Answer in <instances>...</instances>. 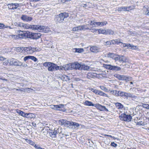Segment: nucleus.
<instances>
[{
	"label": "nucleus",
	"instance_id": "obj_1",
	"mask_svg": "<svg viewBox=\"0 0 149 149\" xmlns=\"http://www.w3.org/2000/svg\"><path fill=\"white\" fill-rule=\"evenodd\" d=\"M23 29H32L34 30H37L39 32L48 33L50 31L49 28L47 26L37 25H30L26 24H24Z\"/></svg>",
	"mask_w": 149,
	"mask_h": 149
},
{
	"label": "nucleus",
	"instance_id": "obj_2",
	"mask_svg": "<svg viewBox=\"0 0 149 149\" xmlns=\"http://www.w3.org/2000/svg\"><path fill=\"white\" fill-rule=\"evenodd\" d=\"M18 50L19 52H22V51L24 50V53L28 54H32L35 52H39L40 49L36 47H18Z\"/></svg>",
	"mask_w": 149,
	"mask_h": 149
},
{
	"label": "nucleus",
	"instance_id": "obj_3",
	"mask_svg": "<svg viewBox=\"0 0 149 149\" xmlns=\"http://www.w3.org/2000/svg\"><path fill=\"white\" fill-rule=\"evenodd\" d=\"M43 65L47 67L48 71H55L59 69V66L51 62H45L43 63Z\"/></svg>",
	"mask_w": 149,
	"mask_h": 149
},
{
	"label": "nucleus",
	"instance_id": "obj_4",
	"mask_svg": "<svg viewBox=\"0 0 149 149\" xmlns=\"http://www.w3.org/2000/svg\"><path fill=\"white\" fill-rule=\"evenodd\" d=\"M68 17V14L66 13H61L55 16L54 18L56 23H61L63 22L64 19Z\"/></svg>",
	"mask_w": 149,
	"mask_h": 149
},
{
	"label": "nucleus",
	"instance_id": "obj_5",
	"mask_svg": "<svg viewBox=\"0 0 149 149\" xmlns=\"http://www.w3.org/2000/svg\"><path fill=\"white\" fill-rule=\"evenodd\" d=\"M119 93V96L121 97L124 98L128 99L129 97H132L134 99H136V96L130 93H127L120 91Z\"/></svg>",
	"mask_w": 149,
	"mask_h": 149
},
{
	"label": "nucleus",
	"instance_id": "obj_6",
	"mask_svg": "<svg viewBox=\"0 0 149 149\" xmlns=\"http://www.w3.org/2000/svg\"><path fill=\"white\" fill-rule=\"evenodd\" d=\"M114 76L119 80H124L126 82L128 81H131L132 79V78L131 77L124 75L116 74L114 75Z\"/></svg>",
	"mask_w": 149,
	"mask_h": 149
},
{
	"label": "nucleus",
	"instance_id": "obj_7",
	"mask_svg": "<svg viewBox=\"0 0 149 149\" xmlns=\"http://www.w3.org/2000/svg\"><path fill=\"white\" fill-rule=\"evenodd\" d=\"M119 118L121 120L129 122L131 121L132 117L130 114L128 115L123 113L119 116Z\"/></svg>",
	"mask_w": 149,
	"mask_h": 149
},
{
	"label": "nucleus",
	"instance_id": "obj_8",
	"mask_svg": "<svg viewBox=\"0 0 149 149\" xmlns=\"http://www.w3.org/2000/svg\"><path fill=\"white\" fill-rule=\"evenodd\" d=\"M29 34L28 38L32 39H37L39 38L41 34L40 33H32L31 32H28Z\"/></svg>",
	"mask_w": 149,
	"mask_h": 149
},
{
	"label": "nucleus",
	"instance_id": "obj_9",
	"mask_svg": "<svg viewBox=\"0 0 149 149\" xmlns=\"http://www.w3.org/2000/svg\"><path fill=\"white\" fill-rule=\"evenodd\" d=\"M9 63L11 65L16 66H21L22 65V63L16 59L12 58L9 60Z\"/></svg>",
	"mask_w": 149,
	"mask_h": 149
},
{
	"label": "nucleus",
	"instance_id": "obj_10",
	"mask_svg": "<svg viewBox=\"0 0 149 149\" xmlns=\"http://www.w3.org/2000/svg\"><path fill=\"white\" fill-rule=\"evenodd\" d=\"M58 137L61 139H62L65 136H68L67 134L68 133L66 132H63L62 129L61 128H58Z\"/></svg>",
	"mask_w": 149,
	"mask_h": 149
},
{
	"label": "nucleus",
	"instance_id": "obj_11",
	"mask_svg": "<svg viewBox=\"0 0 149 149\" xmlns=\"http://www.w3.org/2000/svg\"><path fill=\"white\" fill-rule=\"evenodd\" d=\"M107 23V21H104L103 22H94L92 24L94 25V27H96L97 26L101 27L102 26L106 25Z\"/></svg>",
	"mask_w": 149,
	"mask_h": 149
},
{
	"label": "nucleus",
	"instance_id": "obj_12",
	"mask_svg": "<svg viewBox=\"0 0 149 149\" xmlns=\"http://www.w3.org/2000/svg\"><path fill=\"white\" fill-rule=\"evenodd\" d=\"M8 8L11 10H14L17 9L19 6V4L17 3H11L8 5Z\"/></svg>",
	"mask_w": 149,
	"mask_h": 149
},
{
	"label": "nucleus",
	"instance_id": "obj_13",
	"mask_svg": "<svg viewBox=\"0 0 149 149\" xmlns=\"http://www.w3.org/2000/svg\"><path fill=\"white\" fill-rule=\"evenodd\" d=\"M120 43H121L123 44V47H127V49H135L136 47V46L131 45L130 44H126L123 43L121 42H120Z\"/></svg>",
	"mask_w": 149,
	"mask_h": 149
},
{
	"label": "nucleus",
	"instance_id": "obj_14",
	"mask_svg": "<svg viewBox=\"0 0 149 149\" xmlns=\"http://www.w3.org/2000/svg\"><path fill=\"white\" fill-rule=\"evenodd\" d=\"M94 107H96L97 109H99L101 111H103L104 110L107 111H108V109H107L105 106H102L99 104H95Z\"/></svg>",
	"mask_w": 149,
	"mask_h": 149
},
{
	"label": "nucleus",
	"instance_id": "obj_15",
	"mask_svg": "<svg viewBox=\"0 0 149 149\" xmlns=\"http://www.w3.org/2000/svg\"><path fill=\"white\" fill-rule=\"evenodd\" d=\"M58 129H55L54 130H52L49 132V135L52 139L55 138L56 137V134L58 133Z\"/></svg>",
	"mask_w": 149,
	"mask_h": 149
},
{
	"label": "nucleus",
	"instance_id": "obj_16",
	"mask_svg": "<svg viewBox=\"0 0 149 149\" xmlns=\"http://www.w3.org/2000/svg\"><path fill=\"white\" fill-rule=\"evenodd\" d=\"M27 32L26 33H24L23 31H19V34L18 36H19V38H23L24 37H25L26 36L27 38H28L29 36V34H28V32Z\"/></svg>",
	"mask_w": 149,
	"mask_h": 149
},
{
	"label": "nucleus",
	"instance_id": "obj_17",
	"mask_svg": "<svg viewBox=\"0 0 149 149\" xmlns=\"http://www.w3.org/2000/svg\"><path fill=\"white\" fill-rule=\"evenodd\" d=\"M29 59H31L34 62H36L38 61V59L36 57L34 56H26L24 58V61H25Z\"/></svg>",
	"mask_w": 149,
	"mask_h": 149
},
{
	"label": "nucleus",
	"instance_id": "obj_18",
	"mask_svg": "<svg viewBox=\"0 0 149 149\" xmlns=\"http://www.w3.org/2000/svg\"><path fill=\"white\" fill-rule=\"evenodd\" d=\"M81 63H79L77 62H76L72 64V69H78L81 70Z\"/></svg>",
	"mask_w": 149,
	"mask_h": 149
},
{
	"label": "nucleus",
	"instance_id": "obj_19",
	"mask_svg": "<svg viewBox=\"0 0 149 149\" xmlns=\"http://www.w3.org/2000/svg\"><path fill=\"white\" fill-rule=\"evenodd\" d=\"M21 19L25 21L28 22L31 21L32 19V18L25 15H22L21 17Z\"/></svg>",
	"mask_w": 149,
	"mask_h": 149
},
{
	"label": "nucleus",
	"instance_id": "obj_20",
	"mask_svg": "<svg viewBox=\"0 0 149 149\" xmlns=\"http://www.w3.org/2000/svg\"><path fill=\"white\" fill-rule=\"evenodd\" d=\"M115 104L116 108L122 112L124 108V106L120 103L118 102L116 103Z\"/></svg>",
	"mask_w": 149,
	"mask_h": 149
},
{
	"label": "nucleus",
	"instance_id": "obj_21",
	"mask_svg": "<svg viewBox=\"0 0 149 149\" xmlns=\"http://www.w3.org/2000/svg\"><path fill=\"white\" fill-rule=\"evenodd\" d=\"M90 50L93 52L97 53L99 52V49L96 46L91 47L90 48Z\"/></svg>",
	"mask_w": 149,
	"mask_h": 149
},
{
	"label": "nucleus",
	"instance_id": "obj_22",
	"mask_svg": "<svg viewBox=\"0 0 149 149\" xmlns=\"http://www.w3.org/2000/svg\"><path fill=\"white\" fill-rule=\"evenodd\" d=\"M121 69L120 67H118L117 66L114 65H112L111 70L113 71H116L120 70Z\"/></svg>",
	"mask_w": 149,
	"mask_h": 149
},
{
	"label": "nucleus",
	"instance_id": "obj_23",
	"mask_svg": "<svg viewBox=\"0 0 149 149\" xmlns=\"http://www.w3.org/2000/svg\"><path fill=\"white\" fill-rule=\"evenodd\" d=\"M64 68L65 70L72 69V64L69 63L64 65Z\"/></svg>",
	"mask_w": 149,
	"mask_h": 149
},
{
	"label": "nucleus",
	"instance_id": "obj_24",
	"mask_svg": "<svg viewBox=\"0 0 149 149\" xmlns=\"http://www.w3.org/2000/svg\"><path fill=\"white\" fill-rule=\"evenodd\" d=\"M90 69L88 65L81 63V70H88Z\"/></svg>",
	"mask_w": 149,
	"mask_h": 149
},
{
	"label": "nucleus",
	"instance_id": "obj_25",
	"mask_svg": "<svg viewBox=\"0 0 149 149\" xmlns=\"http://www.w3.org/2000/svg\"><path fill=\"white\" fill-rule=\"evenodd\" d=\"M79 30L86 31L89 29L86 25L79 26Z\"/></svg>",
	"mask_w": 149,
	"mask_h": 149
},
{
	"label": "nucleus",
	"instance_id": "obj_26",
	"mask_svg": "<svg viewBox=\"0 0 149 149\" xmlns=\"http://www.w3.org/2000/svg\"><path fill=\"white\" fill-rule=\"evenodd\" d=\"M35 117V115L32 113H26L25 118H32Z\"/></svg>",
	"mask_w": 149,
	"mask_h": 149
},
{
	"label": "nucleus",
	"instance_id": "obj_27",
	"mask_svg": "<svg viewBox=\"0 0 149 149\" xmlns=\"http://www.w3.org/2000/svg\"><path fill=\"white\" fill-rule=\"evenodd\" d=\"M120 91H118L116 90H113L111 91V93L114 95L116 96H119V93Z\"/></svg>",
	"mask_w": 149,
	"mask_h": 149
},
{
	"label": "nucleus",
	"instance_id": "obj_28",
	"mask_svg": "<svg viewBox=\"0 0 149 149\" xmlns=\"http://www.w3.org/2000/svg\"><path fill=\"white\" fill-rule=\"evenodd\" d=\"M84 104L86 105H87L89 106H95V104H93L92 102L88 100H86L85 101V102H84Z\"/></svg>",
	"mask_w": 149,
	"mask_h": 149
},
{
	"label": "nucleus",
	"instance_id": "obj_29",
	"mask_svg": "<svg viewBox=\"0 0 149 149\" xmlns=\"http://www.w3.org/2000/svg\"><path fill=\"white\" fill-rule=\"evenodd\" d=\"M16 112L19 115L23 117H25L26 116V113L22 111L19 110H16Z\"/></svg>",
	"mask_w": 149,
	"mask_h": 149
},
{
	"label": "nucleus",
	"instance_id": "obj_30",
	"mask_svg": "<svg viewBox=\"0 0 149 149\" xmlns=\"http://www.w3.org/2000/svg\"><path fill=\"white\" fill-rule=\"evenodd\" d=\"M27 142L33 146L36 149H37V148L38 147V146L35 144V143L34 142L31 140H28Z\"/></svg>",
	"mask_w": 149,
	"mask_h": 149
},
{
	"label": "nucleus",
	"instance_id": "obj_31",
	"mask_svg": "<svg viewBox=\"0 0 149 149\" xmlns=\"http://www.w3.org/2000/svg\"><path fill=\"white\" fill-rule=\"evenodd\" d=\"M110 43H111V45L115 44H118L119 42H120L119 40L118 39L110 40Z\"/></svg>",
	"mask_w": 149,
	"mask_h": 149
},
{
	"label": "nucleus",
	"instance_id": "obj_32",
	"mask_svg": "<svg viewBox=\"0 0 149 149\" xmlns=\"http://www.w3.org/2000/svg\"><path fill=\"white\" fill-rule=\"evenodd\" d=\"M107 30L103 29H98V34H102L106 35Z\"/></svg>",
	"mask_w": 149,
	"mask_h": 149
},
{
	"label": "nucleus",
	"instance_id": "obj_33",
	"mask_svg": "<svg viewBox=\"0 0 149 149\" xmlns=\"http://www.w3.org/2000/svg\"><path fill=\"white\" fill-rule=\"evenodd\" d=\"M143 10V13L144 14L149 15V7L147 8H144Z\"/></svg>",
	"mask_w": 149,
	"mask_h": 149
},
{
	"label": "nucleus",
	"instance_id": "obj_34",
	"mask_svg": "<svg viewBox=\"0 0 149 149\" xmlns=\"http://www.w3.org/2000/svg\"><path fill=\"white\" fill-rule=\"evenodd\" d=\"M67 120L62 119L58 121V123L59 124L61 125H64L65 126Z\"/></svg>",
	"mask_w": 149,
	"mask_h": 149
},
{
	"label": "nucleus",
	"instance_id": "obj_35",
	"mask_svg": "<svg viewBox=\"0 0 149 149\" xmlns=\"http://www.w3.org/2000/svg\"><path fill=\"white\" fill-rule=\"evenodd\" d=\"M116 56V55L114 53H109L107 54V56L108 57L113 58Z\"/></svg>",
	"mask_w": 149,
	"mask_h": 149
},
{
	"label": "nucleus",
	"instance_id": "obj_36",
	"mask_svg": "<svg viewBox=\"0 0 149 149\" xmlns=\"http://www.w3.org/2000/svg\"><path fill=\"white\" fill-rule=\"evenodd\" d=\"M72 122H70L67 120L65 126H67L69 128H71L72 125Z\"/></svg>",
	"mask_w": 149,
	"mask_h": 149
},
{
	"label": "nucleus",
	"instance_id": "obj_37",
	"mask_svg": "<svg viewBox=\"0 0 149 149\" xmlns=\"http://www.w3.org/2000/svg\"><path fill=\"white\" fill-rule=\"evenodd\" d=\"M97 95L101 96H104L107 97H108V95L107 94L105 93L100 90H99Z\"/></svg>",
	"mask_w": 149,
	"mask_h": 149
},
{
	"label": "nucleus",
	"instance_id": "obj_38",
	"mask_svg": "<svg viewBox=\"0 0 149 149\" xmlns=\"http://www.w3.org/2000/svg\"><path fill=\"white\" fill-rule=\"evenodd\" d=\"M114 31L111 29H108L107 31L106 35L109 34L110 35H113L114 34Z\"/></svg>",
	"mask_w": 149,
	"mask_h": 149
},
{
	"label": "nucleus",
	"instance_id": "obj_39",
	"mask_svg": "<svg viewBox=\"0 0 149 149\" xmlns=\"http://www.w3.org/2000/svg\"><path fill=\"white\" fill-rule=\"evenodd\" d=\"M80 125H80L78 123L73 122L72 126H73L74 128H78Z\"/></svg>",
	"mask_w": 149,
	"mask_h": 149
},
{
	"label": "nucleus",
	"instance_id": "obj_40",
	"mask_svg": "<svg viewBox=\"0 0 149 149\" xmlns=\"http://www.w3.org/2000/svg\"><path fill=\"white\" fill-rule=\"evenodd\" d=\"M111 65H107L105 64L103 65V66L105 68L107 69L110 70H111Z\"/></svg>",
	"mask_w": 149,
	"mask_h": 149
},
{
	"label": "nucleus",
	"instance_id": "obj_41",
	"mask_svg": "<svg viewBox=\"0 0 149 149\" xmlns=\"http://www.w3.org/2000/svg\"><path fill=\"white\" fill-rule=\"evenodd\" d=\"M126 7H119L118 8V11H126Z\"/></svg>",
	"mask_w": 149,
	"mask_h": 149
},
{
	"label": "nucleus",
	"instance_id": "obj_42",
	"mask_svg": "<svg viewBox=\"0 0 149 149\" xmlns=\"http://www.w3.org/2000/svg\"><path fill=\"white\" fill-rule=\"evenodd\" d=\"M94 75H93L91 72H89L87 74V77L88 79H90L91 78H93Z\"/></svg>",
	"mask_w": 149,
	"mask_h": 149
},
{
	"label": "nucleus",
	"instance_id": "obj_43",
	"mask_svg": "<svg viewBox=\"0 0 149 149\" xmlns=\"http://www.w3.org/2000/svg\"><path fill=\"white\" fill-rule=\"evenodd\" d=\"M84 50L83 48L76 49L75 52H76L81 53L84 52Z\"/></svg>",
	"mask_w": 149,
	"mask_h": 149
},
{
	"label": "nucleus",
	"instance_id": "obj_44",
	"mask_svg": "<svg viewBox=\"0 0 149 149\" xmlns=\"http://www.w3.org/2000/svg\"><path fill=\"white\" fill-rule=\"evenodd\" d=\"M99 87L101 90L104 91H107L108 90L104 86H100Z\"/></svg>",
	"mask_w": 149,
	"mask_h": 149
},
{
	"label": "nucleus",
	"instance_id": "obj_45",
	"mask_svg": "<svg viewBox=\"0 0 149 149\" xmlns=\"http://www.w3.org/2000/svg\"><path fill=\"white\" fill-rule=\"evenodd\" d=\"M61 78L62 79H63L65 81H66L67 80H69L68 77L65 75L63 76Z\"/></svg>",
	"mask_w": 149,
	"mask_h": 149
},
{
	"label": "nucleus",
	"instance_id": "obj_46",
	"mask_svg": "<svg viewBox=\"0 0 149 149\" xmlns=\"http://www.w3.org/2000/svg\"><path fill=\"white\" fill-rule=\"evenodd\" d=\"M142 106L144 108L149 109V104H142Z\"/></svg>",
	"mask_w": 149,
	"mask_h": 149
},
{
	"label": "nucleus",
	"instance_id": "obj_47",
	"mask_svg": "<svg viewBox=\"0 0 149 149\" xmlns=\"http://www.w3.org/2000/svg\"><path fill=\"white\" fill-rule=\"evenodd\" d=\"M126 11H128L134 8L132 6H129L128 7H126Z\"/></svg>",
	"mask_w": 149,
	"mask_h": 149
},
{
	"label": "nucleus",
	"instance_id": "obj_48",
	"mask_svg": "<svg viewBox=\"0 0 149 149\" xmlns=\"http://www.w3.org/2000/svg\"><path fill=\"white\" fill-rule=\"evenodd\" d=\"M89 29L91 30V31L92 32H93V33H94V32L96 33L97 32H98V29H97L95 28H93L91 29Z\"/></svg>",
	"mask_w": 149,
	"mask_h": 149
},
{
	"label": "nucleus",
	"instance_id": "obj_49",
	"mask_svg": "<svg viewBox=\"0 0 149 149\" xmlns=\"http://www.w3.org/2000/svg\"><path fill=\"white\" fill-rule=\"evenodd\" d=\"M127 57L123 56V57H122V62H126L127 61Z\"/></svg>",
	"mask_w": 149,
	"mask_h": 149
},
{
	"label": "nucleus",
	"instance_id": "obj_50",
	"mask_svg": "<svg viewBox=\"0 0 149 149\" xmlns=\"http://www.w3.org/2000/svg\"><path fill=\"white\" fill-rule=\"evenodd\" d=\"M10 36H11L12 38L15 39H18L19 38V36H18L17 35H10Z\"/></svg>",
	"mask_w": 149,
	"mask_h": 149
},
{
	"label": "nucleus",
	"instance_id": "obj_51",
	"mask_svg": "<svg viewBox=\"0 0 149 149\" xmlns=\"http://www.w3.org/2000/svg\"><path fill=\"white\" fill-rule=\"evenodd\" d=\"M9 63V60H6L4 61L3 63V64L4 65H7Z\"/></svg>",
	"mask_w": 149,
	"mask_h": 149
},
{
	"label": "nucleus",
	"instance_id": "obj_52",
	"mask_svg": "<svg viewBox=\"0 0 149 149\" xmlns=\"http://www.w3.org/2000/svg\"><path fill=\"white\" fill-rule=\"evenodd\" d=\"M78 30H79V26L74 27L72 29V31H76Z\"/></svg>",
	"mask_w": 149,
	"mask_h": 149
},
{
	"label": "nucleus",
	"instance_id": "obj_53",
	"mask_svg": "<svg viewBox=\"0 0 149 149\" xmlns=\"http://www.w3.org/2000/svg\"><path fill=\"white\" fill-rule=\"evenodd\" d=\"M58 109H59L60 108H63L64 107V105L62 104H60L58 105Z\"/></svg>",
	"mask_w": 149,
	"mask_h": 149
},
{
	"label": "nucleus",
	"instance_id": "obj_54",
	"mask_svg": "<svg viewBox=\"0 0 149 149\" xmlns=\"http://www.w3.org/2000/svg\"><path fill=\"white\" fill-rule=\"evenodd\" d=\"M5 26L2 24L0 23V29H1L4 28H7V27H5Z\"/></svg>",
	"mask_w": 149,
	"mask_h": 149
},
{
	"label": "nucleus",
	"instance_id": "obj_55",
	"mask_svg": "<svg viewBox=\"0 0 149 149\" xmlns=\"http://www.w3.org/2000/svg\"><path fill=\"white\" fill-rule=\"evenodd\" d=\"M111 145L112 146L116 147L117 146V144L114 142L111 143Z\"/></svg>",
	"mask_w": 149,
	"mask_h": 149
},
{
	"label": "nucleus",
	"instance_id": "obj_56",
	"mask_svg": "<svg viewBox=\"0 0 149 149\" xmlns=\"http://www.w3.org/2000/svg\"><path fill=\"white\" fill-rule=\"evenodd\" d=\"M113 58L114 59L115 61H119V56H118L117 57H116V56Z\"/></svg>",
	"mask_w": 149,
	"mask_h": 149
},
{
	"label": "nucleus",
	"instance_id": "obj_57",
	"mask_svg": "<svg viewBox=\"0 0 149 149\" xmlns=\"http://www.w3.org/2000/svg\"><path fill=\"white\" fill-rule=\"evenodd\" d=\"M54 109L55 110H60V109H58V105H54Z\"/></svg>",
	"mask_w": 149,
	"mask_h": 149
},
{
	"label": "nucleus",
	"instance_id": "obj_58",
	"mask_svg": "<svg viewBox=\"0 0 149 149\" xmlns=\"http://www.w3.org/2000/svg\"><path fill=\"white\" fill-rule=\"evenodd\" d=\"M59 67V70H65L64 68V65L63 66H60Z\"/></svg>",
	"mask_w": 149,
	"mask_h": 149
},
{
	"label": "nucleus",
	"instance_id": "obj_59",
	"mask_svg": "<svg viewBox=\"0 0 149 149\" xmlns=\"http://www.w3.org/2000/svg\"><path fill=\"white\" fill-rule=\"evenodd\" d=\"M24 24V23H20L19 24V26L20 27H22L23 28Z\"/></svg>",
	"mask_w": 149,
	"mask_h": 149
},
{
	"label": "nucleus",
	"instance_id": "obj_60",
	"mask_svg": "<svg viewBox=\"0 0 149 149\" xmlns=\"http://www.w3.org/2000/svg\"><path fill=\"white\" fill-rule=\"evenodd\" d=\"M106 45H111V43H110V40L107 41L106 42Z\"/></svg>",
	"mask_w": 149,
	"mask_h": 149
},
{
	"label": "nucleus",
	"instance_id": "obj_61",
	"mask_svg": "<svg viewBox=\"0 0 149 149\" xmlns=\"http://www.w3.org/2000/svg\"><path fill=\"white\" fill-rule=\"evenodd\" d=\"M94 22H95L94 21V20L93 21H91L90 22V23L89 22V23L93 27H94V25H93L92 24H93V23Z\"/></svg>",
	"mask_w": 149,
	"mask_h": 149
},
{
	"label": "nucleus",
	"instance_id": "obj_62",
	"mask_svg": "<svg viewBox=\"0 0 149 149\" xmlns=\"http://www.w3.org/2000/svg\"><path fill=\"white\" fill-rule=\"evenodd\" d=\"M99 90L96 89L95 90V91H94V93H95L96 95H97L98 92Z\"/></svg>",
	"mask_w": 149,
	"mask_h": 149
},
{
	"label": "nucleus",
	"instance_id": "obj_63",
	"mask_svg": "<svg viewBox=\"0 0 149 149\" xmlns=\"http://www.w3.org/2000/svg\"><path fill=\"white\" fill-rule=\"evenodd\" d=\"M122 57H123V56H119V61L122 62Z\"/></svg>",
	"mask_w": 149,
	"mask_h": 149
},
{
	"label": "nucleus",
	"instance_id": "obj_64",
	"mask_svg": "<svg viewBox=\"0 0 149 149\" xmlns=\"http://www.w3.org/2000/svg\"><path fill=\"white\" fill-rule=\"evenodd\" d=\"M20 22H16L14 23L15 25L16 26H19Z\"/></svg>",
	"mask_w": 149,
	"mask_h": 149
}]
</instances>
